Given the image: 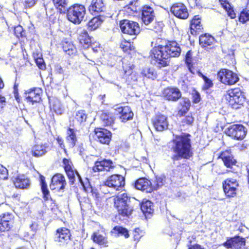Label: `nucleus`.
Here are the masks:
<instances>
[{
    "mask_svg": "<svg viewBox=\"0 0 249 249\" xmlns=\"http://www.w3.org/2000/svg\"><path fill=\"white\" fill-rule=\"evenodd\" d=\"M180 52L181 49L176 42H170L164 46L160 44L155 46L150 51V57L158 66L165 67L168 65L170 57L178 56Z\"/></svg>",
    "mask_w": 249,
    "mask_h": 249,
    "instance_id": "nucleus-1",
    "label": "nucleus"
},
{
    "mask_svg": "<svg viewBox=\"0 0 249 249\" xmlns=\"http://www.w3.org/2000/svg\"><path fill=\"white\" fill-rule=\"evenodd\" d=\"M190 135L184 133L180 135H176L172 141L171 150L174 153L172 160H179L182 159H189L192 157V145Z\"/></svg>",
    "mask_w": 249,
    "mask_h": 249,
    "instance_id": "nucleus-2",
    "label": "nucleus"
},
{
    "mask_svg": "<svg viewBox=\"0 0 249 249\" xmlns=\"http://www.w3.org/2000/svg\"><path fill=\"white\" fill-rule=\"evenodd\" d=\"M132 200L135 201V199L129 197L125 193L119 195L114 198V206L119 215L123 217H129L133 210L131 205Z\"/></svg>",
    "mask_w": 249,
    "mask_h": 249,
    "instance_id": "nucleus-3",
    "label": "nucleus"
},
{
    "mask_svg": "<svg viewBox=\"0 0 249 249\" xmlns=\"http://www.w3.org/2000/svg\"><path fill=\"white\" fill-rule=\"evenodd\" d=\"M68 19L74 23L79 24L85 18L86 10L84 5L75 4L66 9Z\"/></svg>",
    "mask_w": 249,
    "mask_h": 249,
    "instance_id": "nucleus-4",
    "label": "nucleus"
},
{
    "mask_svg": "<svg viewBox=\"0 0 249 249\" xmlns=\"http://www.w3.org/2000/svg\"><path fill=\"white\" fill-rule=\"evenodd\" d=\"M225 97L229 105L234 109L240 108L245 101L243 93L238 88L228 90L225 94Z\"/></svg>",
    "mask_w": 249,
    "mask_h": 249,
    "instance_id": "nucleus-5",
    "label": "nucleus"
},
{
    "mask_svg": "<svg viewBox=\"0 0 249 249\" xmlns=\"http://www.w3.org/2000/svg\"><path fill=\"white\" fill-rule=\"evenodd\" d=\"M53 240L58 246L66 247L71 241L70 231L66 228H58L54 234Z\"/></svg>",
    "mask_w": 249,
    "mask_h": 249,
    "instance_id": "nucleus-6",
    "label": "nucleus"
},
{
    "mask_svg": "<svg viewBox=\"0 0 249 249\" xmlns=\"http://www.w3.org/2000/svg\"><path fill=\"white\" fill-rule=\"evenodd\" d=\"M120 27L122 32L131 36H137L140 32L139 24L135 21L125 19L120 21Z\"/></svg>",
    "mask_w": 249,
    "mask_h": 249,
    "instance_id": "nucleus-7",
    "label": "nucleus"
},
{
    "mask_svg": "<svg viewBox=\"0 0 249 249\" xmlns=\"http://www.w3.org/2000/svg\"><path fill=\"white\" fill-rule=\"evenodd\" d=\"M218 79L225 85H232L238 81L236 74L227 69H222L217 73Z\"/></svg>",
    "mask_w": 249,
    "mask_h": 249,
    "instance_id": "nucleus-8",
    "label": "nucleus"
},
{
    "mask_svg": "<svg viewBox=\"0 0 249 249\" xmlns=\"http://www.w3.org/2000/svg\"><path fill=\"white\" fill-rule=\"evenodd\" d=\"M247 131V129L243 125L235 124L231 125L226 131V133L233 139L241 140L245 137Z\"/></svg>",
    "mask_w": 249,
    "mask_h": 249,
    "instance_id": "nucleus-9",
    "label": "nucleus"
},
{
    "mask_svg": "<svg viewBox=\"0 0 249 249\" xmlns=\"http://www.w3.org/2000/svg\"><path fill=\"white\" fill-rule=\"evenodd\" d=\"M125 184L124 178L120 175H113L107 178L105 185L115 191L122 189Z\"/></svg>",
    "mask_w": 249,
    "mask_h": 249,
    "instance_id": "nucleus-10",
    "label": "nucleus"
},
{
    "mask_svg": "<svg viewBox=\"0 0 249 249\" xmlns=\"http://www.w3.org/2000/svg\"><path fill=\"white\" fill-rule=\"evenodd\" d=\"M152 122L154 128L158 131H163L168 128L167 118L162 114L155 115L152 118Z\"/></svg>",
    "mask_w": 249,
    "mask_h": 249,
    "instance_id": "nucleus-11",
    "label": "nucleus"
},
{
    "mask_svg": "<svg viewBox=\"0 0 249 249\" xmlns=\"http://www.w3.org/2000/svg\"><path fill=\"white\" fill-rule=\"evenodd\" d=\"M238 184L236 180L233 178L227 179L223 183V187L226 196L229 197H234L236 194L237 187Z\"/></svg>",
    "mask_w": 249,
    "mask_h": 249,
    "instance_id": "nucleus-12",
    "label": "nucleus"
},
{
    "mask_svg": "<svg viewBox=\"0 0 249 249\" xmlns=\"http://www.w3.org/2000/svg\"><path fill=\"white\" fill-rule=\"evenodd\" d=\"M94 139L102 144H109L111 138V132L105 128H97L95 129Z\"/></svg>",
    "mask_w": 249,
    "mask_h": 249,
    "instance_id": "nucleus-13",
    "label": "nucleus"
},
{
    "mask_svg": "<svg viewBox=\"0 0 249 249\" xmlns=\"http://www.w3.org/2000/svg\"><path fill=\"white\" fill-rule=\"evenodd\" d=\"M171 12L176 17L181 19H186L189 16L186 6L180 2L173 4L171 7Z\"/></svg>",
    "mask_w": 249,
    "mask_h": 249,
    "instance_id": "nucleus-14",
    "label": "nucleus"
},
{
    "mask_svg": "<svg viewBox=\"0 0 249 249\" xmlns=\"http://www.w3.org/2000/svg\"><path fill=\"white\" fill-rule=\"evenodd\" d=\"M163 96L168 101L176 102L181 97L180 90L176 87H168L163 91Z\"/></svg>",
    "mask_w": 249,
    "mask_h": 249,
    "instance_id": "nucleus-15",
    "label": "nucleus"
},
{
    "mask_svg": "<svg viewBox=\"0 0 249 249\" xmlns=\"http://www.w3.org/2000/svg\"><path fill=\"white\" fill-rule=\"evenodd\" d=\"M67 184L64 176L61 174H56L52 178L50 188L52 190H63Z\"/></svg>",
    "mask_w": 249,
    "mask_h": 249,
    "instance_id": "nucleus-16",
    "label": "nucleus"
},
{
    "mask_svg": "<svg viewBox=\"0 0 249 249\" xmlns=\"http://www.w3.org/2000/svg\"><path fill=\"white\" fill-rule=\"evenodd\" d=\"M142 19L145 25H148L154 19L155 13L154 10L149 6L144 5L141 10Z\"/></svg>",
    "mask_w": 249,
    "mask_h": 249,
    "instance_id": "nucleus-17",
    "label": "nucleus"
},
{
    "mask_svg": "<svg viewBox=\"0 0 249 249\" xmlns=\"http://www.w3.org/2000/svg\"><path fill=\"white\" fill-rule=\"evenodd\" d=\"M114 166L111 160H97L92 167L94 172L101 171H109L110 169L113 168Z\"/></svg>",
    "mask_w": 249,
    "mask_h": 249,
    "instance_id": "nucleus-18",
    "label": "nucleus"
},
{
    "mask_svg": "<svg viewBox=\"0 0 249 249\" xmlns=\"http://www.w3.org/2000/svg\"><path fill=\"white\" fill-rule=\"evenodd\" d=\"M41 89L39 88H34L25 91L24 97L27 102L38 103L41 100Z\"/></svg>",
    "mask_w": 249,
    "mask_h": 249,
    "instance_id": "nucleus-19",
    "label": "nucleus"
},
{
    "mask_svg": "<svg viewBox=\"0 0 249 249\" xmlns=\"http://www.w3.org/2000/svg\"><path fill=\"white\" fill-rule=\"evenodd\" d=\"M114 109L116 114L121 115L120 119L122 122H126L131 120L133 118V113L131 108L128 106L117 107Z\"/></svg>",
    "mask_w": 249,
    "mask_h": 249,
    "instance_id": "nucleus-20",
    "label": "nucleus"
},
{
    "mask_svg": "<svg viewBox=\"0 0 249 249\" xmlns=\"http://www.w3.org/2000/svg\"><path fill=\"white\" fill-rule=\"evenodd\" d=\"M224 245L228 249H241L245 245V239L240 236H235L227 240Z\"/></svg>",
    "mask_w": 249,
    "mask_h": 249,
    "instance_id": "nucleus-21",
    "label": "nucleus"
},
{
    "mask_svg": "<svg viewBox=\"0 0 249 249\" xmlns=\"http://www.w3.org/2000/svg\"><path fill=\"white\" fill-rule=\"evenodd\" d=\"M135 187L146 193H150L152 191L151 182L145 178L137 179L135 183Z\"/></svg>",
    "mask_w": 249,
    "mask_h": 249,
    "instance_id": "nucleus-22",
    "label": "nucleus"
},
{
    "mask_svg": "<svg viewBox=\"0 0 249 249\" xmlns=\"http://www.w3.org/2000/svg\"><path fill=\"white\" fill-rule=\"evenodd\" d=\"M13 181L16 188L27 189L30 185L29 179L24 175H20L13 178Z\"/></svg>",
    "mask_w": 249,
    "mask_h": 249,
    "instance_id": "nucleus-23",
    "label": "nucleus"
},
{
    "mask_svg": "<svg viewBox=\"0 0 249 249\" xmlns=\"http://www.w3.org/2000/svg\"><path fill=\"white\" fill-rule=\"evenodd\" d=\"M79 41L83 46L85 48H89V47L91 48V49L93 52H97V46L96 45L95 47H93V44H91V38L89 37L88 32L86 31H83L79 36Z\"/></svg>",
    "mask_w": 249,
    "mask_h": 249,
    "instance_id": "nucleus-24",
    "label": "nucleus"
},
{
    "mask_svg": "<svg viewBox=\"0 0 249 249\" xmlns=\"http://www.w3.org/2000/svg\"><path fill=\"white\" fill-rule=\"evenodd\" d=\"M105 9V6L103 0H92L89 7V11L94 15L103 12Z\"/></svg>",
    "mask_w": 249,
    "mask_h": 249,
    "instance_id": "nucleus-25",
    "label": "nucleus"
},
{
    "mask_svg": "<svg viewBox=\"0 0 249 249\" xmlns=\"http://www.w3.org/2000/svg\"><path fill=\"white\" fill-rule=\"evenodd\" d=\"M219 158L222 160L225 165L228 168H231L236 162L231 152L228 150L221 153Z\"/></svg>",
    "mask_w": 249,
    "mask_h": 249,
    "instance_id": "nucleus-26",
    "label": "nucleus"
},
{
    "mask_svg": "<svg viewBox=\"0 0 249 249\" xmlns=\"http://www.w3.org/2000/svg\"><path fill=\"white\" fill-rule=\"evenodd\" d=\"M49 102L50 109L52 111L58 115L63 113L64 108L59 99L56 98H52L50 99Z\"/></svg>",
    "mask_w": 249,
    "mask_h": 249,
    "instance_id": "nucleus-27",
    "label": "nucleus"
},
{
    "mask_svg": "<svg viewBox=\"0 0 249 249\" xmlns=\"http://www.w3.org/2000/svg\"><path fill=\"white\" fill-rule=\"evenodd\" d=\"M50 150V147L48 143L40 145H36L32 150V154L35 157H40L45 155Z\"/></svg>",
    "mask_w": 249,
    "mask_h": 249,
    "instance_id": "nucleus-28",
    "label": "nucleus"
},
{
    "mask_svg": "<svg viewBox=\"0 0 249 249\" xmlns=\"http://www.w3.org/2000/svg\"><path fill=\"white\" fill-rule=\"evenodd\" d=\"M214 41V37L209 34H205L199 36V43L203 48H207L211 46Z\"/></svg>",
    "mask_w": 249,
    "mask_h": 249,
    "instance_id": "nucleus-29",
    "label": "nucleus"
},
{
    "mask_svg": "<svg viewBox=\"0 0 249 249\" xmlns=\"http://www.w3.org/2000/svg\"><path fill=\"white\" fill-rule=\"evenodd\" d=\"M111 234L115 237L124 236L125 238H128L129 237L128 230L126 228L119 226L114 227L111 231Z\"/></svg>",
    "mask_w": 249,
    "mask_h": 249,
    "instance_id": "nucleus-30",
    "label": "nucleus"
},
{
    "mask_svg": "<svg viewBox=\"0 0 249 249\" xmlns=\"http://www.w3.org/2000/svg\"><path fill=\"white\" fill-rule=\"evenodd\" d=\"M140 206L142 212L146 218L150 216L153 213L152 203L149 200L142 201Z\"/></svg>",
    "mask_w": 249,
    "mask_h": 249,
    "instance_id": "nucleus-31",
    "label": "nucleus"
},
{
    "mask_svg": "<svg viewBox=\"0 0 249 249\" xmlns=\"http://www.w3.org/2000/svg\"><path fill=\"white\" fill-rule=\"evenodd\" d=\"M191 106L189 100L187 98H182L179 102L178 114L183 115L189 109Z\"/></svg>",
    "mask_w": 249,
    "mask_h": 249,
    "instance_id": "nucleus-32",
    "label": "nucleus"
},
{
    "mask_svg": "<svg viewBox=\"0 0 249 249\" xmlns=\"http://www.w3.org/2000/svg\"><path fill=\"white\" fill-rule=\"evenodd\" d=\"M191 32L192 34L194 32H199L202 29V25L201 24L200 18L199 16H195L192 20L190 24Z\"/></svg>",
    "mask_w": 249,
    "mask_h": 249,
    "instance_id": "nucleus-33",
    "label": "nucleus"
},
{
    "mask_svg": "<svg viewBox=\"0 0 249 249\" xmlns=\"http://www.w3.org/2000/svg\"><path fill=\"white\" fill-rule=\"evenodd\" d=\"M142 8L139 5L138 1L131 2L127 8V12L130 15L135 16L141 13Z\"/></svg>",
    "mask_w": 249,
    "mask_h": 249,
    "instance_id": "nucleus-34",
    "label": "nucleus"
},
{
    "mask_svg": "<svg viewBox=\"0 0 249 249\" xmlns=\"http://www.w3.org/2000/svg\"><path fill=\"white\" fill-rule=\"evenodd\" d=\"M104 20V17L101 15L96 16L92 18L88 23L89 28L94 30L98 28Z\"/></svg>",
    "mask_w": 249,
    "mask_h": 249,
    "instance_id": "nucleus-35",
    "label": "nucleus"
},
{
    "mask_svg": "<svg viewBox=\"0 0 249 249\" xmlns=\"http://www.w3.org/2000/svg\"><path fill=\"white\" fill-rule=\"evenodd\" d=\"M93 241L99 245H103L107 247L108 241L107 237L101 234L99 232H95L92 236Z\"/></svg>",
    "mask_w": 249,
    "mask_h": 249,
    "instance_id": "nucleus-36",
    "label": "nucleus"
},
{
    "mask_svg": "<svg viewBox=\"0 0 249 249\" xmlns=\"http://www.w3.org/2000/svg\"><path fill=\"white\" fill-rule=\"evenodd\" d=\"M66 173L68 178L69 179L71 185L75 183L76 181V178H77V181H82V178L75 170L71 169V170L66 171Z\"/></svg>",
    "mask_w": 249,
    "mask_h": 249,
    "instance_id": "nucleus-37",
    "label": "nucleus"
},
{
    "mask_svg": "<svg viewBox=\"0 0 249 249\" xmlns=\"http://www.w3.org/2000/svg\"><path fill=\"white\" fill-rule=\"evenodd\" d=\"M66 140L70 147L72 148L74 146L76 142V137L73 129L69 128L68 130Z\"/></svg>",
    "mask_w": 249,
    "mask_h": 249,
    "instance_id": "nucleus-38",
    "label": "nucleus"
},
{
    "mask_svg": "<svg viewBox=\"0 0 249 249\" xmlns=\"http://www.w3.org/2000/svg\"><path fill=\"white\" fill-rule=\"evenodd\" d=\"M100 119L103 124L107 126L111 125L114 121L113 115L109 113H102L100 116Z\"/></svg>",
    "mask_w": 249,
    "mask_h": 249,
    "instance_id": "nucleus-39",
    "label": "nucleus"
},
{
    "mask_svg": "<svg viewBox=\"0 0 249 249\" xmlns=\"http://www.w3.org/2000/svg\"><path fill=\"white\" fill-rule=\"evenodd\" d=\"M131 69L132 68H131ZM124 74L126 77V81L128 84H131L134 82H136L137 81L138 75V74L130 70L128 71L124 70Z\"/></svg>",
    "mask_w": 249,
    "mask_h": 249,
    "instance_id": "nucleus-40",
    "label": "nucleus"
},
{
    "mask_svg": "<svg viewBox=\"0 0 249 249\" xmlns=\"http://www.w3.org/2000/svg\"><path fill=\"white\" fill-rule=\"evenodd\" d=\"M87 115L84 110H81L77 111L75 116V124L80 125L87 120Z\"/></svg>",
    "mask_w": 249,
    "mask_h": 249,
    "instance_id": "nucleus-41",
    "label": "nucleus"
},
{
    "mask_svg": "<svg viewBox=\"0 0 249 249\" xmlns=\"http://www.w3.org/2000/svg\"><path fill=\"white\" fill-rule=\"evenodd\" d=\"M63 49L69 55H72L76 53L77 50L75 46L71 42H65L63 44Z\"/></svg>",
    "mask_w": 249,
    "mask_h": 249,
    "instance_id": "nucleus-42",
    "label": "nucleus"
},
{
    "mask_svg": "<svg viewBox=\"0 0 249 249\" xmlns=\"http://www.w3.org/2000/svg\"><path fill=\"white\" fill-rule=\"evenodd\" d=\"M141 74L143 78H146L154 80L156 78L157 74L154 71V70L152 68H145L143 69L142 72Z\"/></svg>",
    "mask_w": 249,
    "mask_h": 249,
    "instance_id": "nucleus-43",
    "label": "nucleus"
},
{
    "mask_svg": "<svg viewBox=\"0 0 249 249\" xmlns=\"http://www.w3.org/2000/svg\"><path fill=\"white\" fill-rule=\"evenodd\" d=\"M165 181V177L163 175H161L156 177V179L154 182V184L152 183V191L153 190H157L160 187L163 185Z\"/></svg>",
    "mask_w": 249,
    "mask_h": 249,
    "instance_id": "nucleus-44",
    "label": "nucleus"
},
{
    "mask_svg": "<svg viewBox=\"0 0 249 249\" xmlns=\"http://www.w3.org/2000/svg\"><path fill=\"white\" fill-rule=\"evenodd\" d=\"M40 183L41 186V190L43 194V198L45 201L48 200L50 198L49 191L47 189V185L45 181L44 177H40Z\"/></svg>",
    "mask_w": 249,
    "mask_h": 249,
    "instance_id": "nucleus-45",
    "label": "nucleus"
},
{
    "mask_svg": "<svg viewBox=\"0 0 249 249\" xmlns=\"http://www.w3.org/2000/svg\"><path fill=\"white\" fill-rule=\"evenodd\" d=\"M53 1L56 5L61 7L59 9L61 13H65L67 8L68 0H53Z\"/></svg>",
    "mask_w": 249,
    "mask_h": 249,
    "instance_id": "nucleus-46",
    "label": "nucleus"
},
{
    "mask_svg": "<svg viewBox=\"0 0 249 249\" xmlns=\"http://www.w3.org/2000/svg\"><path fill=\"white\" fill-rule=\"evenodd\" d=\"M12 224V223L4 220L3 221L1 219H0V231L4 232L8 231L10 229Z\"/></svg>",
    "mask_w": 249,
    "mask_h": 249,
    "instance_id": "nucleus-47",
    "label": "nucleus"
},
{
    "mask_svg": "<svg viewBox=\"0 0 249 249\" xmlns=\"http://www.w3.org/2000/svg\"><path fill=\"white\" fill-rule=\"evenodd\" d=\"M144 234V232L139 228H136L133 231V238L136 242H138L142 237Z\"/></svg>",
    "mask_w": 249,
    "mask_h": 249,
    "instance_id": "nucleus-48",
    "label": "nucleus"
},
{
    "mask_svg": "<svg viewBox=\"0 0 249 249\" xmlns=\"http://www.w3.org/2000/svg\"><path fill=\"white\" fill-rule=\"evenodd\" d=\"M239 19V21L242 23H245L249 20V10H244L241 12Z\"/></svg>",
    "mask_w": 249,
    "mask_h": 249,
    "instance_id": "nucleus-49",
    "label": "nucleus"
},
{
    "mask_svg": "<svg viewBox=\"0 0 249 249\" xmlns=\"http://www.w3.org/2000/svg\"><path fill=\"white\" fill-rule=\"evenodd\" d=\"M14 32L15 35L18 38L24 36L25 35V31L20 25L17 26L15 28Z\"/></svg>",
    "mask_w": 249,
    "mask_h": 249,
    "instance_id": "nucleus-50",
    "label": "nucleus"
},
{
    "mask_svg": "<svg viewBox=\"0 0 249 249\" xmlns=\"http://www.w3.org/2000/svg\"><path fill=\"white\" fill-rule=\"evenodd\" d=\"M14 218L13 215L10 213H2L0 215V219H1L3 221L9 222L13 223V220Z\"/></svg>",
    "mask_w": 249,
    "mask_h": 249,
    "instance_id": "nucleus-51",
    "label": "nucleus"
},
{
    "mask_svg": "<svg viewBox=\"0 0 249 249\" xmlns=\"http://www.w3.org/2000/svg\"><path fill=\"white\" fill-rule=\"evenodd\" d=\"M8 172L7 169L0 164V179H6L8 178Z\"/></svg>",
    "mask_w": 249,
    "mask_h": 249,
    "instance_id": "nucleus-52",
    "label": "nucleus"
},
{
    "mask_svg": "<svg viewBox=\"0 0 249 249\" xmlns=\"http://www.w3.org/2000/svg\"><path fill=\"white\" fill-rule=\"evenodd\" d=\"M63 164L65 172L73 168L72 162L70 160L64 158L63 160Z\"/></svg>",
    "mask_w": 249,
    "mask_h": 249,
    "instance_id": "nucleus-53",
    "label": "nucleus"
},
{
    "mask_svg": "<svg viewBox=\"0 0 249 249\" xmlns=\"http://www.w3.org/2000/svg\"><path fill=\"white\" fill-rule=\"evenodd\" d=\"M193 101L194 103H198L201 100L200 95L198 92L194 90L192 93Z\"/></svg>",
    "mask_w": 249,
    "mask_h": 249,
    "instance_id": "nucleus-54",
    "label": "nucleus"
},
{
    "mask_svg": "<svg viewBox=\"0 0 249 249\" xmlns=\"http://www.w3.org/2000/svg\"><path fill=\"white\" fill-rule=\"evenodd\" d=\"M121 47L124 52H127L129 50H132L134 49L133 46H131L129 42H125L124 44H122Z\"/></svg>",
    "mask_w": 249,
    "mask_h": 249,
    "instance_id": "nucleus-55",
    "label": "nucleus"
},
{
    "mask_svg": "<svg viewBox=\"0 0 249 249\" xmlns=\"http://www.w3.org/2000/svg\"><path fill=\"white\" fill-rule=\"evenodd\" d=\"M36 62L40 69L44 70L45 69V64L42 58H37L36 59Z\"/></svg>",
    "mask_w": 249,
    "mask_h": 249,
    "instance_id": "nucleus-56",
    "label": "nucleus"
},
{
    "mask_svg": "<svg viewBox=\"0 0 249 249\" xmlns=\"http://www.w3.org/2000/svg\"><path fill=\"white\" fill-rule=\"evenodd\" d=\"M194 119L192 115L186 116L182 120V123L188 125H191L194 122Z\"/></svg>",
    "mask_w": 249,
    "mask_h": 249,
    "instance_id": "nucleus-57",
    "label": "nucleus"
},
{
    "mask_svg": "<svg viewBox=\"0 0 249 249\" xmlns=\"http://www.w3.org/2000/svg\"><path fill=\"white\" fill-rule=\"evenodd\" d=\"M224 9L226 11L228 16L230 17L231 18L233 19L236 17V14L235 13L233 8L231 6V5L229 8H225Z\"/></svg>",
    "mask_w": 249,
    "mask_h": 249,
    "instance_id": "nucleus-58",
    "label": "nucleus"
},
{
    "mask_svg": "<svg viewBox=\"0 0 249 249\" xmlns=\"http://www.w3.org/2000/svg\"><path fill=\"white\" fill-rule=\"evenodd\" d=\"M203 77L205 82V89H208L209 88L212 87L213 86V83L210 79H209L208 77H207L205 76H203Z\"/></svg>",
    "mask_w": 249,
    "mask_h": 249,
    "instance_id": "nucleus-59",
    "label": "nucleus"
},
{
    "mask_svg": "<svg viewBox=\"0 0 249 249\" xmlns=\"http://www.w3.org/2000/svg\"><path fill=\"white\" fill-rule=\"evenodd\" d=\"M78 182L81 183V185H82V186L83 187V188H84L85 191L88 192V191H89V190H92L90 187V185L89 184V180L87 178H86V179L85 183L82 180V181H78Z\"/></svg>",
    "mask_w": 249,
    "mask_h": 249,
    "instance_id": "nucleus-60",
    "label": "nucleus"
},
{
    "mask_svg": "<svg viewBox=\"0 0 249 249\" xmlns=\"http://www.w3.org/2000/svg\"><path fill=\"white\" fill-rule=\"evenodd\" d=\"M37 0H25V6L30 8L34 6Z\"/></svg>",
    "mask_w": 249,
    "mask_h": 249,
    "instance_id": "nucleus-61",
    "label": "nucleus"
},
{
    "mask_svg": "<svg viewBox=\"0 0 249 249\" xmlns=\"http://www.w3.org/2000/svg\"><path fill=\"white\" fill-rule=\"evenodd\" d=\"M192 54L190 51L187 52L185 56V62L186 64L189 66L191 64Z\"/></svg>",
    "mask_w": 249,
    "mask_h": 249,
    "instance_id": "nucleus-62",
    "label": "nucleus"
},
{
    "mask_svg": "<svg viewBox=\"0 0 249 249\" xmlns=\"http://www.w3.org/2000/svg\"><path fill=\"white\" fill-rule=\"evenodd\" d=\"M57 142L59 144L60 147L64 149V151L65 152H66V150L65 149V145L63 143V140H62V138L58 137L56 139Z\"/></svg>",
    "mask_w": 249,
    "mask_h": 249,
    "instance_id": "nucleus-63",
    "label": "nucleus"
},
{
    "mask_svg": "<svg viewBox=\"0 0 249 249\" xmlns=\"http://www.w3.org/2000/svg\"><path fill=\"white\" fill-rule=\"evenodd\" d=\"M221 5L224 9L228 8L230 6V4L227 0H219Z\"/></svg>",
    "mask_w": 249,
    "mask_h": 249,
    "instance_id": "nucleus-64",
    "label": "nucleus"
}]
</instances>
